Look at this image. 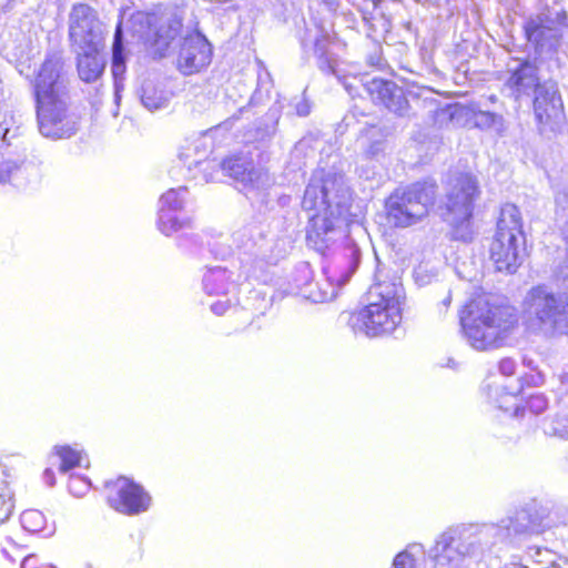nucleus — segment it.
Segmentation results:
<instances>
[{"label": "nucleus", "mask_w": 568, "mask_h": 568, "mask_svg": "<svg viewBox=\"0 0 568 568\" xmlns=\"http://www.w3.org/2000/svg\"><path fill=\"white\" fill-rule=\"evenodd\" d=\"M68 488L74 497H83L91 488V483L87 477L72 474L69 478Z\"/></svg>", "instance_id": "nucleus-33"}, {"label": "nucleus", "mask_w": 568, "mask_h": 568, "mask_svg": "<svg viewBox=\"0 0 568 568\" xmlns=\"http://www.w3.org/2000/svg\"><path fill=\"white\" fill-rule=\"evenodd\" d=\"M368 301L349 316L348 324L354 333L369 337L393 333L402 322V288L377 284L369 290Z\"/></svg>", "instance_id": "nucleus-7"}, {"label": "nucleus", "mask_w": 568, "mask_h": 568, "mask_svg": "<svg viewBox=\"0 0 568 568\" xmlns=\"http://www.w3.org/2000/svg\"><path fill=\"white\" fill-rule=\"evenodd\" d=\"M365 89L371 98L389 111L404 116L408 111V101L403 88L395 82L374 78L365 83Z\"/></svg>", "instance_id": "nucleus-18"}, {"label": "nucleus", "mask_w": 568, "mask_h": 568, "mask_svg": "<svg viewBox=\"0 0 568 568\" xmlns=\"http://www.w3.org/2000/svg\"><path fill=\"white\" fill-rule=\"evenodd\" d=\"M459 529L443 532L433 548L434 568H460L474 551V541Z\"/></svg>", "instance_id": "nucleus-12"}, {"label": "nucleus", "mask_w": 568, "mask_h": 568, "mask_svg": "<svg viewBox=\"0 0 568 568\" xmlns=\"http://www.w3.org/2000/svg\"><path fill=\"white\" fill-rule=\"evenodd\" d=\"M498 406L500 409L508 410V407H505L504 403H499Z\"/></svg>", "instance_id": "nucleus-50"}, {"label": "nucleus", "mask_w": 568, "mask_h": 568, "mask_svg": "<svg viewBox=\"0 0 568 568\" xmlns=\"http://www.w3.org/2000/svg\"><path fill=\"white\" fill-rule=\"evenodd\" d=\"M116 489L115 508L126 515H138L146 511L151 506V496L142 486L126 477H119L113 484Z\"/></svg>", "instance_id": "nucleus-17"}, {"label": "nucleus", "mask_w": 568, "mask_h": 568, "mask_svg": "<svg viewBox=\"0 0 568 568\" xmlns=\"http://www.w3.org/2000/svg\"><path fill=\"white\" fill-rule=\"evenodd\" d=\"M182 28V19L173 11L143 12L124 10L116 27L112 45V77L114 81V101L120 100L122 74L125 71L122 55V37L125 32L132 40L148 45L156 58L165 57L171 42Z\"/></svg>", "instance_id": "nucleus-3"}, {"label": "nucleus", "mask_w": 568, "mask_h": 568, "mask_svg": "<svg viewBox=\"0 0 568 568\" xmlns=\"http://www.w3.org/2000/svg\"><path fill=\"white\" fill-rule=\"evenodd\" d=\"M536 60L514 58L507 63L501 92L521 106L531 103L540 133L559 131L564 124V102L552 80L541 81Z\"/></svg>", "instance_id": "nucleus-1"}, {"label": "nucleus", "mask_w": 568, "mask_h": 568, "mask_svg": "<svg viewBox=\"0 0 568 568\" xmlns=\"http://www.w3.org/2000/svg\"><path fill=\"white\" fill-rule=\"evenodd\" d=\"M222 170L234 181L242 185L246 193L266 190L272 184L267 171L254 168L253 164L242 158H231L222 163Z\"/></svg>", "instance_id": "nucleus-15"}, {"label": "nucleus", "mask_w": 568, "mask_h": 568, "mask_svg": "<svg viewBox=\"0 0 568 568\" xmlns=\"http://www.w3.org/2000/svg\"><path fill=\"white\" fill-rule=\"evenodd\" d=\"M43 478L47 481L48 485L53 486L54 485V475L53 471L50 468H47L43 473Z\"/></svg>", "instance_id": "nucleus-45"}, {"label": "nucleus", "mask_w": 568, "mask_h": 568, "mask_svg": "<svg viewBox=\"0 0 568 568\" xmlns=\"http://www.w3.org/2000/svg\"><path fill=\"white\" fill-rule=\"evenodd\" d=\"M459 320L467 341L477 351L504 346L518 327L516 310L493 303L487 296L471 300Z\"/></svg>", "instance_id": "nucleus-5"}, {"label": "nucleus", "mask_w": 568, "mask_h": 568, "mask_svg": "<svg viewBox=\"0 0 568 568\" xmlns=\"http://www.w3.org/2000/svg\"><path fill=\"white\" fill-rule=\"evenodd\" d=\"M450 302H452V296L450 294H448L443 301H442V305L445 307V308H448V306L450 305Z\"/></svg>", "instance_id": "nucleus-48"}, {"label": "nucleus", "mask_w": 568, "mask_h": 568, "mask_svg": "<svg viewBox=\"0 0 568 568\" xmlns=\"http://www.w3.org/2000/svg\"><path fill=\"white\" fill-rule=\"evenodd\" d=\"M463 114V108L458 104H449L436 110V122L440 125L445 122H453L455 116Z\"/></svg>", "instance_id": "nucleus-35"}, {"label": "nucleus", "mask_w": 568, "mask_h": 568, "mask_svg": "<svg viewBox=\"0 0 568 568\" xmlns=\"http://www.w3.org/2000/svg\"><path fill=\"white\" fill-rule=\"evenodd\" d=\"M542 521L541 515H532L531 508L526 507L517 511L515 517L503 519L499 525H486L481 532L506 539L525 532H539L544 527Z\"/></svg>", "instance_id": "nucleus-16"}, {"label": "nucleus", "mask_w": 568, "mask_h": 568, "mask_svg": "<svg viewBox=\"0 0 568 568\" xmlns=\"http://www.w3.org/2000/svg\"><path fill=\"white\" fill-rule=\"evenodd\" d=\"M559 276L562 278L564 283H568V258L565 261L564 265L560 267Z\"/></svg>", "instance_id": "nucleus-44"}, {"label": "nucleus", "mask_w": 568, "mask_h": 568, "mask_svg": "<svg viewBox=\"0 0 568 568\" xmlns=\"http://www.w3.org/2000/svg\"><path fill=\"white\" fill-rule=\"evenodd\" d=\"M191 220L189 217H181L178 213L171 211L159 210L158 229L166 236L190 227Z\"/></svg>", "instance_id": "nucleus-26"}, {"label": "nucleus", "mask_w": 568, "mask_h": 568, "mask_svg": "<svg viewBox=\"0 0 568 568\" xmlns=\"http://www.w3.org/2000/svg\"><path fill=\"white\" fill-rule=\"evenodd\" d=\"M186 192L187 190L184 186L169 190L161 196L159 210L171 211L174 213L181 212L184 206Z\"/></svg>", "instance_id": "nucleus-28"}, {"label": "nucleus", "mask_w": 568, "mask_h": 568, "mask_svg": "<svg viewBox=\"0 0 568 568\" xmlns=\"http://www.w3.org/2000/svg\"><path fill=\"white\" fill-rule=\"evenodd\" d=\"M329 44V36L323 30L318 31L314 39V53L318 58V67L322 71L326 73H336V61L335 59L327 52V48Z\"/></svg>", "instance_id": "nucleus-25"}, {"label": "nucleus", "mask_w": 568, "mask_h": 568, "mask_svg": "<svg viewBox=\"0 0 568 568\" xmlns=\"http://www.w3.org/2000/svg\"><path fill=\"white\" fill-rule=\"evenodd\" d=\"M525 236L521 216L514 204H505L500 210L496 234L490 244V260L496 270L513 274L523 261Z\"/></svg>", "instance_id": "nucleus-9"}, {"label": "nucleus", "mask_w": 568, "mask_h": 568, "mask_svg": "<svg viewBox=\"0 0 568 568\" xmlns=\"http://www.w3.org/2000/svg\"><path fill=\"white\" fill-rule=\"evenodd\" d=\"M324 1L328 3L331 0H324Z\"/></svg>", "instance_id": "nucleus-51"}, {"label": "nucleus", "mask_w": 568, "mask_h": 568, "mask_svg": "<svg viewBox=\"0 0 568 568\" xmlns=\"http://www.w3.org/2000/svg\"><path fill=\"white\" fill-rule=\"evenodd\" d=\"M367 37L377 41L383 38L389 30V22L384 16H373L371 18H364Z\"/></svg>", "instance_id": "nucleus-30"}, {"label": "nucleus", "mask_w": 568, "mask_h": 568, "mask_svg": "<svg viewBox=\"0 0 568 568\" xmlns=\"http://www.w3.org/2000/svg\"><path fill=\"white\" fill-rule=\"evenodd\" d=\"M348 197L342 175L321 172L310 180L302 207L313 212L308 217L306 240L315 251L324 254L331 244L343 236L342 225Z\"/></svg>", "instance_id": "nucleus-2"}, {"label": "nucleus", "mask_w": 568, "mask_h": 568, "mask_svg": "<svg viewBox=\"0 0 568 568\" xmlns=\"http://www.w3.org/2000/svg\"><path fill=\"white\" fill-rule=\"evenodd\" d=\"M36 562V558L30 556L26 557L21 564V568H33V564Z\"/></svg>", "instance_id": "nucleus-46"}, {"label": "nucleus", "mask_w": 568, "mask_h": 568, "mask_svg": "<svg viewBox=\"0 0 568 568\" xmlns=\"http://www.w3.org/2000/svg\"><path fill=\"white\" fill-rule=\"evenodd\" d=\"M478 195L479 186L474 175L459 173L449 179L445 202L439 210L443 220L452 226L456 240H471L470 220Z\"/></svg>", "instance_id": "nucleus-8"}, {"label": "nucleus", "mask_w": 568, "mask_h": 568, "mask_svg": "<svg viewBox=\"0 0 568 568\" xmlns=\"http://www.w3.org/2000/svg\"><path fill=\"white\" fill-rule=\"evenodd\" d=\"M437 276V272L434 268H428L426 264H419L414 270V277L418 285H427L434 277Z\"/></svg>", "instance_id": "nucleus-37"}, {"label": "nucleus", "mask_w": 568, "mask_h": 568, "mask_svg": "<svg viewBox=\"0 0 568 568\" xmlns=\"http://www.w3.org/2000/svg\"><path fill=\"white\" fill-rule=\"evenodd\" d=\"M102 45H88L79 49L78 71L80 78L85 82H92L102 75L105 67V59L100 49Z\"/></svg>", "instance_id": "nucleus-20"}, {"label": "nucleus", "mask_w": 568, "mask_h": 568, "mask_svg": "<svg viewBox=\"0 0 568 568\" xmlns=\"http://www.w3.org/2000/svg\"><path fill=\"white\" fill-rule=\"evenodd\" d=\"M207 154L209 151L205 145V141L197 139L187 146H183L179 156L190 170L193 166L200 168L204 172L205 181L209 182L212 178L206 175V171L215 169L216 164L214 161L207 160Z\"/></svg>", "instance_id": "nucleus-21"}, {"label": "nucleus", "mask_w": 568, "mask_h": 568, "mask_svg": "<svg viewBox=\"0 0 568 568\" xmlns=\"http://www.w3.org/2000/svg\"><path fill=\"white\" fill-rule=\"evenodd\" d=\"M548 407V399L544 394L536 393L529 395L525 406L515 404L514 416L525 417L526 413L529 412L531 415H539Z\"/></svg>", "instance_id": "nucleus-27"}, {"label": "nucleus", "mask_w": 568, "mask_h": 568, "mask_svg": "<svg viewBox=\"0 0 568 568\" xmlns=\"http://www.w3.org/2000/svg\"><path fill=\"white\" fill-rule=\"evenodd\" d=\"M566 18L565 12L554 13L549 9L530 16L524 24L526 39L535 47L537 52L554 48L560 38L559 27Z\"/></svg>", "instance_id": "nucleus-11"}, {"label": "nucleus", "mask_w": 568, "mask_h": 568, "mask_svg": "<svg viewBox=\"0 0 568 568\" xmlns=\"http://www.w3.org/2000/svg\"><path fill=\"white\" fill-rule=\"evenodd\" d=\"M83 454L80 449L70 446H55L54 453L50 456L51 463H59V470L67 473L70 469L81 466Z\"/></svg>", "instance_id": "nucleus-24"}, {"label": "nucleus", "mask_w": 568, "mask_h": 568, "mask_svg": "<svg viewBox=\"0 0 568 568\" xmlns=\"http://www.w3.org/2000/svg\"><path fill=\"white\" fill-rule=\"evenodd\" d=\"M520 389L521 387L517 388L515 392L507 393V396H509L510 398H515L516 393L519 392Z\"/></svg>", "instance_id": "nucleus-49"}, {"label": "nucleus", "mask_w": 568, "mask_h": 568, "mask_svg": "<svg viewBox=\"0 0 568 568\" xmlns=\"http://www.w3.org/2000/svg\"><path fill=\"white\" fill-rule=\"evenodd\" d=\"M415 561L413 554L405 549L394 558L393 568H415Z\"/></svg>", "instance_id": "nucleus-38"}, {"label": "nucleus", "mask_w": 568, "mask_h": 568, "mask_svg": "<svg viewBox=\"0 0 568 568\" xmlns=\"http://www.w3.org/2000/svg\"><path fill=\"white\" fill-rule=\"evenodd\" d=\"M311 106L307 101H301L296 104V112L301 116H306L310 114Z\"/></svg>", "instance_id": "nucleus-43"}, {"label": "nucleus", "mask_w": 568, "mask_h": 568, "mask_svg": "<svg viewBox=\"0 0 568 568\" xmlns=\"http://www.w3.org/2000/svg\"><path fill=\"white\" fill-rule=\"evenodd\" d=\"M544 432L548 436L568 439V397L557 412L545 422Z\"/></svg>", "instance_id": "nucleus-22"}, {"label": "nucleus", "mask_w": 568, "mask_h": 568, "mask_svg": "<svg viewBox=\"0 0 568 568\" xmlns=\"http://www.w3.org/2000/svg\"><path fill=\"white\" fill-rule=\"evenodd\" d=\"M13 510L12 493L7 483L0 480V521L10 517Z\"/></svg>", "instance_id": "nucleus-31"}, {"label": "nucleus", "mask_w": 568, "mask_h": 568, "mask_svg": "<svg viewBox=\"0 0 568 568\" xmlns=\"http://www.w3.org/2000/svg\"><path fill=\"white\" fill-rule=\"evenodd\" d=\"M230 286V276L225 268H211L203 276V287L209 295L226 294Z\"/></svg>", "instance_id": "nucleus-23"}, {"label": "nucleus", "mask_w": 568, "mask_h": 568, "mask_svg": "<svg viewBox=\"0 0 568 568\" xmlns=\"http://www.w3.org/2000/svg\"><path fill=\"white\" fill-rule=\"evenodd\" d=\"M211 61V48L201 36H191L184 39L179 57L178 68L184 74L199 72Z\"/></svg>", "instance_id": "nucleus-19"}, {"label": "nucleus", "mask_w": 568, "mask_h": 568, "mask_svg": "<svg viewBox=\"0 0 568 568\" xmlns=\"http://www.w3.org/2000/svg\"><path fill=\"white\" fill-rule=\"evenodd\" d=\"M230 304L229 302H216L211 305V310L216 315H223L226 310L229 308Z\"/></svg>", "instance_id": "nucleus-41"}, {"label": "nucleus", "mask_w": 568, "mask_h": 568, "mask_svg": "<svg viewBox=\"0 0 568 568\" xmlns=\"http://www.w3.org/2000/svg\"><path fill=\"white\" fill-rule=\"evenodd\" d=\"M69 37L77 48L102 45V24L97 12L88 4H77L69 16Z\"/></svg>", "instance_id": "nucleus-13"}, {"label": "nucleus", "mask_w": 568, "mask_h": 568, "mask_svg": "<svg viewBox=\"0 0 568 568\" xmlns=\"http://www.w3.org/2000/svg\"><path fill=\"white\" fill-rule=\"evenodd\" d=\"M16 169L17 166L12 162L0 163V183L10 181L11 174Z\"/></svg>", "instance_id": "nucleus-39"}, {"label": "nucleus", "mask_w": 568, "mask_h": 568, "mask_svg": "<svg viewBox=\"0 0 568 568\" xmlns=\"http://www.w3.org/2000/svg\"><path fill=\"white\" fill-rule=\"evenodd\" d=\"M361 261V250L354 243H348L334 263L324 268L328 285L316 297L320 302H326L337 296V290L345 285L355 273Z\"/></svg>", "instance_id": "nucleus-14"}, {"label": "nucleus", "mask_w": 568, "mask_h": 568, "mask_svg": "<svg viewBox=\"0 0 568 568\" xmlns=\"http://www.w3.org/2000/svg\"><path fill=\"white\" fill-rule=\"evenodd\" d=\"M475 123L483 129L499 130L503 126V116L489 111H479L475 114Z\"/></svg>", "instance_id": "nucleus-32"}, {"label": "nucleus", "mask_w": 568, "mask_h": 568, "mask_svg": "<svg viewBox=\"0 0 568 568\" xmlns=\"http://www.w3.org/2000/svg\"><path fill=\"white\" fill-rule=\"evenodd\" d=\"M521 317L532 335L547 339L568 336V294L546 284L535 285L521 301Z\"/></svg>", "instance_id": "nucleus-6"}, {"label": "nucleus", "mask_w": 568, "mask_h": 568, "mask_svg": "<svg viewBox=\"0 0 568 568\" xmlns=\"http://www.w3.org/2000/svg\"><path fill=\"white\" fill-rule=\"evenodd\" d=\"M247 233H250L247 230L239 231L234 234V242L237 243V246L241 248H244L246 252L255 255V256H262L264 257V254H262L261 246L257 251H254V247L257 245L255 241H253L251 237L247 239V241H244V237L247 236Z\"/></svg>", "instance_id": "nucleus-36"}, {"label": "nucleus", "mask_w": 568, "mask_h": 568, "mask_svg": "<svg viewBox=\"0 0 568 568\" xmlns=\"http://www.w3.org/2000/svg\"><path fill=\"white\" fill-rule=\"evenodd\" d=\"M20 521L23 529L33 534L41 532L47 527L45 516L37 509L24 510L21 514Z\"/></svg>", "instance_id": "nucleus-29"}, {"label": "nucleus", "mask_w": 568, "mask_h": 568, "mask_svg": "<svg viewBox=\"0 0 568 568\" xmlns=\"http://www.w3.org/2000/svg\"><path fill=\"white\" fill-rule=\"evenodd\" d=\"M383 151V142L382 141H375L373 142L369 148L366 150V153L369 156H376Z\"/></svg>", "instance_id": "nucleus-42"}, {"label": "nucleus", "mask_w": 568, "mask_h": 568, "mask_svg": "<svg viewBox=\"0 0 568 568\" xmlns=\"http://www.w3.org/2000/svg\"><path fill=\"white\" fill-rule=\"evenodd\" d=\"M436 194V185L429 182L396 189L385 202L388 223L400 229L420 223L434 206Z\"/></svg>", "instance_id": "nucleus-10"}, {"label": "nucleus", "mask_w": 568, "mask_h": 568, "mask_svg": "<svg viewBox=\"0 0 568 568\" xmlns=\"http://www.w3.org/2000/svg\"><path fill=\"white\" fill-rule=\"evenodd\" d=\"M61 68L59 58H48L36 80L39 131L43 136L51 139L70 138L77 130V121L68 110V95Z\"/></svg>", "instance_id": "nucleus-4"}, {"label": "nucleus", "mask_w": 568, "mask_h": 568, "mask_svg": "<svg viewBox=\"0 0 568 568\" xmlns=\"http://www.w3.org/2000/svg\"><path fill=\"white\" fill-rule=\"evenodd\" d=\"M561 386L565 392H568V373L561 376Z\"/></svg>", "instance_id": "nucleus-47"}, {"label": "nucleus", "mask_w": 568, "mask_h": 568, "mask_svg": "<svg viewBox=\"0 0 568 568\" xmlns=\"http://www.w3.org/2000/svg\"><path fill=\"white\" fill-rule=\"evenodd\" d=\"M141 101L143 105L150 111L162 109L166 104L165 98H163L161 94L158 95L155 92H152L148 89H143Z\"/></svg>", "instance_id": "nucleus-34"}, {"label": "nucleus", "mask_w": 568, "mask_h": 568, "mask_svg": "<svg viewBox=\"0 0 568 568\" xmlns=\"http://www.w3.org/2000/svg\"><path fill=\"white\" fill-rule=\"evenodd\" d=\"M516 363L511 358H504L499 362V372L505 376H511L515 373Z\"/></svg>", "instance_id": "nucleus-40"}]
</instances>
